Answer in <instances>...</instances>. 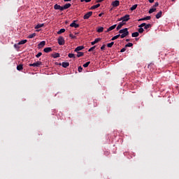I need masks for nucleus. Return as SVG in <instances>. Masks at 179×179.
I'll use <instances>...</instances> for the list:
<instances>
[{"mask_svg":"<svg viewBox=\"0 0 179 179\" xmlns=\"http://www.w3.org/2000/svg\"><path fill=\"white\" fill-rule=\"evenodd\" d=\"M119 33L120 35L121 38H125L127 36L129 35V31H128V28H124L123 29H120L119 31Z\"/></svg>","mask_w":179,"mask_h":179,"instance_id":"obj_1","label":"nucleus"},{"mask_svg":"<svg viewBox=\"0 0 179 179\" xmlns=\"http://www.w3.org/2000/svg\"><path fill=\"white\" fill-rule=\"evenodd\" d=\"M59 45H64L65 44V39H64V37L59 36L57 39Z\"/></svg>","mask_w":179,"mask_h":179,"instance_id":"obj_2","label":"nucleus"},{"mask_svg":"<svg viewBox=\"0 0 179 179\" xmlns=\"http://www.w3.org/2000/svg\"><path fill=\"white\" fill-rule=\"evenodd\" d=\"M40 65H43V63L40 61H38L36 63L30 64L29 66L38 67Z\"/></svg>","mask_w":179,"mask_h":179,"instance_id":"obj_3","label":"nucleus"},{"mask_svg":"<svg viewBox=\"0 0 179 179\" xmlns=\"http://www.w3.org/2000/svg\"><path fill=\"white\" fill-rule=\"evenodd\" d=\"M92 15H93V12H92V11H90V12L87 13L83 16V19L87 20V19H89V17H90V16H92Z\"/></svg>","mask_w":179,"mask_h":179,"instance_id":"obj_4","label":"nucleus"},{"mask_svg":"<svg viewBox=\"0 0 179 179\" xmlns=\"http://www.w3.org/2000/svg\"><path fill=\"white\" fill-rule=\"evenodd\" d=\"M54 9H55L56 10H64V6H61L58 4H55L54 6Z\"/></svg>","mask_w":179,"mask_h":179,"instance_id":"obj_5","label":"nucleus"},{"mask_svg":"<svg viewBox=\"0 0 179 179\" xmlns=\"http://www.w3.org/2000/svg\"><path fill=\"white\" fill-rule=\"evenodd\" d=\"M71 27H75V29H78L79 27V24H76V20L73 21V22L70 24Z\"/></svg>","mask_w":179,"mask_h":179,"instance_id":"obj_6","label":"nucleus"},{"mask_svg":"<svg viewBox=\"0 0 179 179\" xmlns=\"http://www.w3.org/2000/svg\"><path fill=\"white\" fill-rule=\"evenodd\" d=\"M112 6H113V8H117V6H120V1H114L113 2H112Z\"/></svg>","mask_w":179,"mask_h":179,"instance_id":"obj_7","label":"nucleus"},{"mask_svg":"<svg viewBox=\"0 0 179 179\" xmlns=\"http://www.w3.org/2000/svg\"><path fill=\"white\" fill-rule=\"evenodd\" d=\"M122 17L123 18V23H125V22H128V20H129V15H126Z\"/></svg>","mask_w":179,"mask_h":179,"instance_id":"obj_8","label":"nucleus"},{"mask_svg":"<svg viewBox=\"0 0 179 179\" xmlns=\"http://www.w3.org/2000/svg\"><path fill=\"white\" fill-rule=\"evenodd\" d=\"M117 27V24H114L111 27H110L107 31H106V33H108V31H111L112 30H114V29H115Z\"/></svg>","mask_w":179,"mask_h":179,"instance_id":"obj_9","label":"nucleus"},{"mask_svg":"<svg viewBox=\"0 0 179 179\" xmlns=\"http://www.w3.org/2000/svg\"><path fill=\"white\" fill-rule=\"evenodd\" d=\"M99 41H101V38H96L94 41H92L91 43V45H94V44H97V43H99Z\"/></svg>","mask_w":179,"mask_h":179,"instance_id":"obj_10","label":"nucleus"},{"mask_svg":"<svg viewBox=\"0 0 179 179\" xmlns=\"http://www.w3.org/2000/svg\"><path fill=\"white\" fill-rule=\"evenodd\" d=\"M150 19H152V17L147 16V17L139 19L138 22H142L143 20H150Z\"/></svg>","mask_w":179,"mask_h":179,"instance_id":"obj_11","label":"nucleus"},{"mask_svg":"<svg viewBox=\"0 0 179 179\" xmlns=\"http://www.w3.org/2000/svg\"><path fill=\"white\" fill-rule=\"evenodd\" d=\"M83 48H85L84 46H78L76 49H75V52H79V51H82V50H83Z\"/></svg>","mask_w":179,"mask_h":179,"instance_id":"obj_12","label":"nucleus"},{"mask_svg":"<svg viewBox=\"0 0 179 179\" xmlns=\"http://www.w3.org/2000/svg\"><path fill=\"white\" fill-rule=\"evenodd\" d=\"M124 24H126V23L124 22H120L116 28V30H120V29H121V27H122V26H124Z\"/></svg>","mask_w":179,"mask_h":179,"instance_id":"obj_13","label":"nucleus"},{"mask_svg":"<svg viewBox=\"0 0 179 179\" xmlns=\"http://www.w3.org/2000/svg\"><path fill=\"white\" fill-rule=\"evenodd\" d=\"M44 45H45V41H41L38 45V48H43V47H44Z\"/></svg>","mask_w":179,"mask_h":179,"instance_id":"obj_14","label":"nucleus"},{"mask_svg":"<svg viewBox=\"0 0 179 179\" xmlns=\"http://www.w3.org/2000/svg\"><path fill=\"white\" fill-rule=\"evenodd\" d=\"M162 15H163V12H162V10H160V11L155 15L156 19H160V17H162Z\"/></svg>","mask_w":179,"mask_h":179,"instance_id":"obj_15","label":"nucleus"},{"mask_svg":"<svg viewBox=\"0 0 179 179\" xmlns=\"http://www.w3.org/2000/svg\"><path fill=\"white\" fill-rule=\"evenodd\" d=\"M44 52L48 53V52H51V51H52V48H45L43 49Z\"/></svg>","mask_w":179,"mask_h":179,"instance_id":"obj_16","label":"nucleus"},{"mask_svg":"<svg viewBox=\"0 0 179 179\" xmlns=\"http://www.w3.org/2000/svg\"><path fill=\"white\" fill-rule=\"evenodd\" d=\"M103 31H104V27H99L96 30L97 33H103Z\"/></svg>","mask_w":179,"mask_h":179,"instance_id":"obj_17","label":"nucleus"},{"mask_svg":"<svg viewBox=\"0 0 179 179\" xmlns=\"http://www.w3.org/2000/svg\"><path fill=\"white\" fill-rule=\"evenodd\" d=\"M71 6V3H66L63 6V9L64 10H65V9H69V7Z\"/></svg>","mask_w":179,"mask_h":179,"instance_id":"obj_18","label":"nucleus"},{"mask_svg":"<svg viewBox=\"0 0 179 179\" xmlns=\"http://www.w3.org/2000/svg\"><path fill=\"white\" fill-rule=\"evenodd\" d=\"M77 57L80 58V57H83L85 55V53L83 52H77Z\"/></svg>","mask_w":179,"mask_h":179,"instance_id":"obj_19","label":"nucleus"},{"mask_svg":"<svg viewBox=\"0 0 179 179\" xmlns=\"http://www.w3.org/2000/svg\"><path fill=\"white\" fill-rule=\"evenodd\" d=\"M27 43V40H22V41H20L19 43H18V45H22V44H26Z\"/></svg>","mask_w":179,"mask_h":179,"instance_id":"obj_20","label":"nucleus"},{"mask_svg":"<svg viewBox=\"0 0 179 179\" xmlns=\"http://www.w3.org/2000/svg\"><path fill=\"white\" fill-rule=\"evenodd\" d=\"M63 68H68L69 66V62H62Z\"/></svg>","mask_w":179,"mask_h":179,"instance_id":"obj_21","label":"nucleus"},{"mask_svg":"<svg viewBox=\"0 0 179 179\" xmlns=\"http://www.w3.org/2000/svg\"><path fill=\"white\" fill-rule=\"evenodd\" d=\"M121 34H118V35H116L115 36H113L112 38H111V41H114L115 40H117V38H119L120 37Z\"/></svg>","mask_w":179,"mask_h":179,"instance_id":"obj_22","label":"nucleus"},{"mask_svg":"<svg viewBox=\"0 0 179 179\" xmlns=\"http://www.w3.org/2000/svg\"><path fill=\"white\" fill-rule=\"evenodd\" d=\"M97 8H100V3H98L96 5H94V6H92L91 7V9L93 10V9H97Z\"/></svg>","mask_w":179,"mask_h":179,"instance_id":"obj_23","label":"nucleus"},{"mask_svg":"<svg viewBox=\"0 0 179 179\" xmlns=\"http://www.w3.org/2000/svg\"><path fill=\"white\" fill-rule=\"evenodd\" d=\"M150 27H152V24H145V25H144V29L145 30H148V29H150Z\"/></svg>","mask_w":179,"mask_h":179,"instance_id":"obj_24","label":"nucleus"},{"mask_svg":"<svg viewBox=\"0 0 179 179\" xmlns=\"http://www.w3.org/2000/svg\"><path fill=\"white\" fill-rule=\"evenodd\" d=\"M139 36V32H134L131 34V37H138Z\"/></svg>","mask_w":179,"mask_h":179,"instance_id":"obj_25","label":"nucleus"},{"mask_svg":"<svg viewBox=\"0 0 179 179\" xmlns=\"http://www.w3.org/2000/svg\"><path fill=\"white\" fill-rule=\"evenodd\" d=\"M22 69H23V64H20V65L17 66V71H22Z\"/></svg>","mask_w":179,"mask_h":179,"instance_id":"obj_26","label":"nucleus"},{"mask_svg":"<svg viewBox=\"0 0 179 179\" xmlns=\"http://www.w3.org/2000/svg\"><path fill=\"white\" fill-rule=\"evenodd\" d=\"M52 57L53 58H59V53H54V54H52Z\"/></svg>","mask_w":179,"mask_h":179,"instance_id":"obj_27","label":"nucleus"},{"mask_svg":"<svg viewBox=\"0 0 179 179\" xmlns=\"http://www.w3.org/2000/svg\"><path fill=\"white\" fill-rule=\"evenodd\" d=\"M44 26V24H38L36 27L35 29H41Z\"/></svg>","mask_w":179,"mask_h":179,"instance_id":"obj_28","label":"nucleus"},{"mask_svg":"<svg viewBox=\"0 0 179 179\" xmlns=\"http://www.w3.org/2000/svg\"><path fill=\"white\" fill-rule=\"evenodd\" d=\"M136 8H138V4H134V6H132L130 8V10H135V9H136Z\"/></svg>","mask_w":179,"mask_h":179,"instance_id":"obj_29","label":"nucleus"},{"mask_svg":"<svg viewBox=\"0 0 179 179\" xmlns=\"http://www.w3.org/2000/svg\"><path fill=\"white\" fill-rule=\"evenodd\" d=\"M157 9L155 8H150L148 11V13H153V12H156Z\"/></svg>","mask_w":179,"mask_h":179,"instance_id":"obj_30","label":"nucleus"},{"mask_svg":"<svg viewBox=\"0 0 179 179\" xmlns=\"http://www.w3.org/2000/svg\"><path fill=\"white\" fill-rule=\"evenodd\" d=\"M62 33H65V29H61L57 32V34H62Z\"/></svg>","mask_w":179,"mask_h":179,"instance_id":"obj_31","label":"nucleus"},{"mask_svg":"<svg viewBox=\"0 0 179 179\" xmlns=\"http://www.w3.org/2000/svg\"><path fill=\"white\" fill-rule=\"evenodd\" d=\"M36 37V33L31 34L28 36V38H34Z\"/></svg>","mask_w":179,"mask_h":179,"instance_id":"obj_32","label":"nucleus"},{"mask_svg":"<svg viewBox=\"0 0 179 179\" xmlns=\"http://www.w3.org/2000/svg\"><path fill=\"white\" fill-rule=\"evenodd\" d=\"M106 45L108 48H111V47H113V45H114V42H111L110 43H108Z\"/></svg>","mask_w":179,"mask_h":179,"instance_id":"obj_33","label":"nucleus"},{"mask_svg":"<svg viewBox=\"0 0 179 179\" xmlns=\"http://www.w3.org/2000/svg\"><path fill=\"white\" fill-rule=\"evenodd\" d=\"M68 57H69V58H76L75 54H73V53H69L68 55Z\"/></svg>","mask_w":179,"mask_h":179,"instance_id":"obj_34","label":"nucleus"},{"mask_svg":"<svg viewBox=\"0 0 179 179\" xmlns=\"http://www.w3.org/2000/svg\"><path fill=\"white\" fill-rule=\"evenodd\" d=\"M89 65H90V62H87L85 64H84L83 67L84 68H87V66H89Z\"/></svg>","mask_w":179,"mask_h":179,"instance_id":"obj_35","label":"nucleus"},{"mask_svg":"<svg viewBox=\"0 0 179 179\" xmlns=\"http://www.w3.org/2000/svg\"><path fill=\"white\" fill-rule=\"evenodd\" d=\"M125 47H134V44L132 43H127Z\"/></svg>","mask_w":179,"mask_h":179,"instance_id":"obj_36","label":"nucleus"},{"mask_svg":"<svg viewBox=\"0 0 179 179\" xmlns=\"http://www.w3.org/2000/svg\"><path fill=\"white\" fill-rule=\"evenodd\" d=\"M42 55H43V53H42L41 52H39L36 55V58H40V57L42 56Z\"/></svg>","mask_w":179,"mask_h":179,"instance_id":"obj_37","label":"nucleus"},{"mask_svg":"<svg viewBox=\"0 0 179 179\" xmlns=\"http://www.w3.org/2000/svg\"><path fill=\"white\" fill-rule=\"evenodd\" d=\"M96 48V46H93L91 48L88 50L89 52H92V51H94V50Z\"/></svg>","mask_w":179,"mask_h":179,"instance_id":"obj_38","label":"nucleus"},{"mask_svg":"<svg viewBox=\"0 0 179 179\" xmlns=\"http://www.w3.org/2000/svg\"><path fill=\"white\" fill-rule=\"evenodd\" d=\"M145 26H146V23H142L138 26V27H140V29H142V27H145Z\"/></svg>","mask_w":179,"mask_h":179,"instance_id":"obj_39","label":"nucleus"},{"mask_svg":"<svg viewBox=\"0 0 179 179\" xmlns=\"http://www.w3.org/2000/svg\"><path fill=\"white\" fill-rule=\"evenodd\" d=\"M138 33H143V31H145V30L143 29V28H140L138 30Z\"/></svg>","mask_w":179,"mask_h":179,"instance_id":"obj_40","label":"nucleus"},{"mask_svg":"<svg viewBox=\"0 0 179 179\" xmlns=\"http://www.w3.org/2000/svg\"><path fill=\"white\" fill-rule=\"evenodd\" d=\"M101 51H104V50H106V45H103L101 47Z\"/></svg>","mask_w":179,"mask_h":179,"instance_id":"obj_41","label":"nucleus"},{"mask_svg":"<svg viewBox=\"0 0 179 179\" xmlns=\"http://www.w3.org/2000/svg\"><path fill=\"white\" fill-rule=\"evenodd\" d=\"M69 37H71V38H76V36H73V34H69Z\"/></svg>","mask_w":179,"mask_h":179,"instance_id":"obj_42","label":"nucleus"},{"mask_svg":"<svg viewBox=\"0 0 179 179\" xmlns=\"http://www.w3.org/2000/svg\"><path fill=\"white\" fill-rule=\"evenodd\" d=\"M82 71H83V68L81 66H80L78 67V72H82Z\"/></svg>","mask_w":179,"mask_h":179,"instance_id":"obj_43","label":"nucleus"},{"mask_svg":"<svg viewBox=\"0 0 179 179\" xmlns=\"http://www.w3.org/2000/svg\"><path fill=\"white\" fill-rule=\"evenodd\" d=\"M157 6H159V2H156L153 6V8H157Z\"/></svg>","mask_w":179,"mask_h":179,"instance_id":"obj_44","label":"nucleus"},{"mask_svg":"<svg viewBox=\"0 0 179 179\" xmlns=\"http://www.w3.org/2000/svg\"><path fill=\"white\" fill-rule=\"evenodd\" d=\"M125 51H127V48H123L122 49H121L120 52H125Z\"/></svg>","mask_w":179,"mask_h":179,"instance_id":"obj_45","label":"nucleus"},{"mask_svg":"<svg viewBox=\"0 0 179 179\" xmlns=\"http://www.w3.org/2000/svg\"><path fill=\"white\" fill-rule=\"evenodd\" d=\"M90 1H92V0H81V2H87V3H88V2H90Z\"/></svg>","mask_w":179,"mask_h":179,"instance_id":"obj_46","label":"nucleus"},{"mask_svg":"<svg viewBox=\"0 0 179 179\" xmlns=\"http://www.w3.org/2000/svg\"><path fill=\"white\" fill-rule=\"evenodd\" d=\"M14 47H15V48H19V43L15 44V45H14Z\"/></svg>","mask_w":179,"mask_h":179,"instance_id":"obj_47","label":"nucleus"},{"mask_svg":"<svg viewBox=\"0 0 179 179\" xmlns=\"http://www.w3.org/2000/svg\"><path fill=\"white\" fill-rule=\"evenodd\" d=\"M148 2H150V3H153V2H155V0H148Z\"/></svg>","mask_w":179,"mask_h":179,"instance_id":"obj_48","label":"nucleus"},{"mask_svg":"<svg viewBox=\"0 0 179 179\" xmlns=\"http://www.w3.org/2000/svg\"><path fill=\"white\" fill-rule=\"evenodd\" d=\"M103 15H104V13H101L100 14H99V17H101L103 16Z\"/></svg>","mask_w":179,"mask_h":179,"instance_id":"obj_49","label":"nucleus"},{"mask_svg":"<svg viewBox=\"0 0 179 179\" xmlns=\"http://www.w3.org/2000/svg\"><path fill=\"white\" fill-rule=\"evenodd\" d=\"M103 1H104V0H97L96 2H97L98 3H99L100 2H103Z\"/></svg>","mask_w":179,"mask_h":179,"instance_id":"obj_50","label":"nucleus"},{"mask_svg":"<svg viewBox=\"0 0 179 179\" xmlns=\"http://www.w3.org/2000/svg\"><path fill=\"white\" fill-rule=\"evenodd\" d=\"M121 20H122V21H123V18H122V17H120V18L118 20V22H121Z\"/></svg>","mask_w":179,"mask_h":179,"instance_id":"obj_51","label":"nucleus"},{"mask_svg":"<svg viewBox=\"0 0 179 179\" xmlns=\"http://www.w3.org/2000/svg\"><path fill=\"white\" fill-rule=\"evenodd\" d=\"M64 2H71V1H72V0H64Z\"/></svg>","mask_w":179,"mask_h":179,"instance_id":"obj_52","label":"nucleus"},{"mask_svg":"<svg viewBox=\"0 0 179 179\" xmlns=\"http://www.w3.org/2000/svg\"><path fill=\"white\" fill-rule=\"evenodd\" d=\"M126 41L128 43L129 41H131V39H126Z\"/></svg>","mask_w":179,"mask_h":179,"instance_id":"obj_53","label":"nucleus"},{"mask_svg":"<svg viewBox=\"0 0 179 179\" xmlns=\"http://www.w3.org/2000/svg\"><path fill=\"white\" fill-rule=\"evenodd\" d=\"M136 40L138 41L139 40V38H136Z\"/></svg>","mask_w":179,"mask_h":179,"instance_id":"obj_54","label":"nucleus"},{"mask_svg":"<svg viewBox=\"0 0 179 179\" xmlns=\"http://www.w3.org/2000/svg\"><path fill=\"white\" fill-rule=\"evenodd\" d=\"M172 1H175V0H172Z\"/></svg>","mask_w":179,"mask_h":179,"instance_id":"obj_55","label":"nucleus"}]
</instances>
